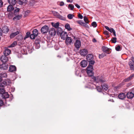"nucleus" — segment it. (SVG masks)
<instances>
[{
    "label": "nucleus",
    "instance_id": "nucleus-1",
    "mask_svg": "<svg viewBox=\"0 0 134 134\" xmlns=\"http://www.w3.org/2000/svg\"><path fill=\"white\" fill-rule=\"evenodd\" d=\"M87 74L90 76H92L93 75V66L88 65L86 68Z\"/></svg>",
    "mask_w": 134,
    "mask_h": 134
},
{
    "label": "nucleus",
    "instance_id": "nucleus-2",
    "mask_svg": "<svg viewBox=\"0 0 134 134\" xmlns=\"http://www.w3.org/2000/svg\"><path fill=\"white\" fill-rule=\"evenodd\" d=\"M38 34V31L36 29H34L32 31V34L31 35L30 38H31L34 39L35 37L37 36Z\"/></svg>",
    "mask_w": 134,
    "mask_h": 134
},
{
    "label": "nucleus",
    "instance_id": "nucleus-3",
    "mask_svg": "<svg viewBox=\"0 0 134 134\" xmlns=\"http://www.w3.org/2000/svg\"><path fill=\"white\" fill-rule=\"evenodd\" d=\"M89 85L91 86V88L92 89L95 88L99 92H101V90L102 89V88L99 86H97L92 83H90Z\"/></svg>",
    "mask_w": 134,
    "mask_h": 134
},
{
    "label": "nucleus",
    "instance_id": "nucleus-4",
    "mask_svg": "<svg viewBox=\"0 0 134 134\" xmlns=\"http://www.w3.org/2000/svg\"><path fill=\"white\" fill-rule=\"evenodd\" d=\"M49 30V27L47 25H45L43 26L41 28V31L42 34L47 33Z\"/></svg>",
    "mask_w": 134,
    "mask_h": 134
},
{
    "label": "nucleus",
    "instance_id": "nucleus-5",
    "mask_svg": "<svg viewBox=\"0 0 134 134\" xmlns=\"http://www.w3.org/2000/svg\"><path fill=\"white\" fill-rule=\"evenodd\" d=\"M102 49L103 52L107 54H109L111 52L110 51L111 49L108 48L107 47L104 46H102Z\"/></svg>",
    "mask_w": 134,
    "mask_h": 134
},
{
    "label": "nucleus",
    "instance_id": "nucleus-6",
    "mask_svg": "<svg viewBox=\"0 0 134 134\" xmlns=\"http://www.w3.org/2000/svg\"><path fill=\"white\" fill-rule=\"evenodd\" d=\"M93 79V80L97 83L99 82H104L105 81L104 80L102 79L101 77H94Z\"/></svg>",
    "mask_w": 134,
    "mask_h": 134
},
{
    "label": "nucleus",
    "instance_id": "nucleus-7",
    "mask_svg": "<svg viewBox=\"0 0 134 134\" xmlns=\"http://www.w3.org/2000/svg\"><path fill=\"white\" fill-rule=\"evenodd\" d=\"M56 32L55 30L53 28L50 29L49 31V35L52 36H54L55 35Z\"/></svg>",
    "mask_w": 134,
    "mask_h": 134
},
{
    "label": "nucleus",
    "instance_id": "nucleus-8",
    "mask_svg": "<svg viewBox=\"0 0 134 134\" xmlns=\"http://www.w3.org/2000/svg\"><path fill=\"white\" fill-rule=\"evenodd\" d=\"M0 59L3 63H5L8 60V58L7 56L3 55L1 57Z\"/></svg>",
    "mask_w": 134,
    "mask_h": 134
},
{
    "label": "nucleus",
    "instance_id": "nucleus-9",
    "mask_svg": "<svg viewBox=\"0 0 134 134\" xmlns=\"http://www.w3.org/2000/svg\"><path fill=\"white\" fill-rule=\"evenodd\" d=\"M105 28L109 31L111 33H113L114 36H116L115 31L114 29L113 28H109V27L107 26H105Z\"/></svg>",
    "mask_w": 134,
    "mask_h": 134
},
{
    "label": "nucleus",
    "instance_id": "nucleus-10",
    "mask_svg": "<svg viewBox=\"0 0 134 134\" xmlns=\"http://www.w3.org/2000/svg\"><path fill=\"white\" fill-rule=\"evenodd\" d=\"M80 53L82 56H85L87 54V51L86 49H83L80 51Z\"/></svg>",
    "mask_w": 134,
    "mask_h": 134
},
{
    "label": "nucleus",
    "instance_id": "nucleus-11",
    "mask_svg": "<svg viewBox=\"0 0 134 134\" xmlns=\"http://www.w3.org/2000/svg\"><path fill=\"white\" fill-rule=\"evenodd\" d=\"M66 39L65 42L66 44H70L72 42V40L71 37H68Z\"/></svg>",
    "mask_w": 134,
    "mask_h": 134
},
{
    "label": "nucleus",
    "instance_id": "nucleus-12",
    "mask_svg": "<svg viewBox=\"0 0 134 134\" xmlns=\"http://www.w3.org/2000/svg\"><path fill=\"white\" fill-rule=\"evenodd\" d=\"M8 67V65L6 64L3 63V64L0 65V68L3 70H6Z\"/></svg>",
    "mask_w": 134,
    "mask_h": 134
},
{
    "label": "nucleus",
    "instance_id": "nucleus-13",
    "mask_svg": "<svg viewBox=\"0 0 134 134\" xmlns=\"http://www.w3.org/2000/svg\"><path fill=\"white\" fill-rule=\"evenodd\" d=\"M81 46V42L80 41L77 40H76L75 43V46L77 48H80Z\"/></svg>",
    "mask_w": 134,
    "mask_h": 134
},
{
    "label": "nucleus",
    "instance_id": "nucleus-14",
    "mask_svg": "<svg viewBox=\"0 0 134 134\" xmlns=\"http://www.w3.org/2000/svg\"><path fill=\"white\" fill-rule=\"evenodd\" d=\"M67 35V33L64 31H63L60 34L61 37L63 40H65L66 38Z\"/></svg>",
    "mask_w": 134,
    "mask_h": 134
},
{
    "label": "nucleus",
    "instance_id": "nucleus-15",
    "mask_svg": "<svg viewBox=\"0 0 134 134\" xmlns=\"http://www.w3.org/2000/svg\"><path fill=\"white\" fill-rule=\"evenodd\" d=\"M118 98L121 99H123L126 97V95L124 93H120L118 96Z\"/></svg>",
    "mask_w": 134,
    "mask_h": 134
},
{
    "label": "nucleus",
    "instance_id": "nucleus-16",
    "mask_svg": "<svg viewBox=\"0 0 134 134\" xmlns=\"http://www.w3.org/2000/svg\"><path fill=\"white\" fill-rule=\"evenodd\" d=\"M11 53V51L7 48H5V50L3 52L4 55L7 56L9 54Z\"/></svg>",
    "mask_w": 134,
    "mask_h": 134
},
{
    "label": "nucleus",
    "instance_id": "nucleus-17",
    "mask_svg": "<svg viewBox=\"0 0 134 134\" xmlns=\"http://www.w3.org/2000/svg\"><path fill=\"white\" fill-rule=\"evenodd\" d=\"M87 64V62L85 60H83L80 63L81 66V67L85 68L86 67Z\"/></svg>",
    "mask_w": 134,
    "mask_h": 134
},
{
    "label": "nucleus",
    "instance_id": "nucleus-18",
    "mask_svg": "<svg viewBox=\"0 0 134 134\" xmlns=\"http://www.w3.org/2000/svg\"><path fill=\"white\" fill-rule=\"evenodd\" d=\"M86 59L88 62L92 60L93 59V55L91 54H89L86 56Z\"/></svg>",
    "mask_w": 134,
    "mask_h": 134
},
{
    "label": "nucleus",
    "instance_id": "nucleus-19",
    "mask_svg": "<svg viewBox=\"0 0 134 134\" xmlns=\"http://www.w3.org/2000/svg\"><path fill=\"white\" fill-rule=\"evenodd\" d=\"M2 32L5 33H7L9 31V29L7 26H3L2 29Z\"/></svg>",
    "mask_w": 134,
    "mask_h": 134
},
{
    "label": "nucleus",
    "instance_id": "nucleus-20",
    "mask_svg": "<svg viewBox=\"0 0 134 134\" xmlns=\"http://www.w3.org/2000/svg\"><path fill=\"white\" fill-rule=\"evenodd\" d=\"M134 76V74H132L127 78L124 79V82H127L132 79Z\"/></svg>",
    "mask_w": 134,
    "mask_h": 134
},
{
    "label": "nucleus",
    "instance_id": "nucleus-21",
    "mask_svg": "<svg viewBox=\"0 0 134 134\" xmlns=\"http://www.w3.org/2000/svg\"><path fill=\"white\" fill-rule=\"evenodd\" d=\"M40 42L39 41L36 40L35 41L34 46L36 49H38L40 47Z\"/></svg>",
    "mask_w": 134,
    "mask_h": 134
},
{
    "label": "nucleus",
    "instance_id": "nucleus-22",
    "mask_svg": "<svg viewBox=\"0 0 134 134\" xmlns=\"http://www.w3.org/2000/svg\"><path fill=\"white\" fill-rule=\"evenodd\" d=\"M1 93H0L2 95V98L6 99L9 97V95L8 93H3L2 94H1Z\"/></svg>",
    "mask_w": 134,
    "mask_h": 134
},
{
    "label": "nucleus",
    "instance_id": "nucleus-23",
    "mask_svg": "<svg viewBox=\"0 0 134 134\" xmlns=\"http://www.w3.org/2000/svg\"><path fill=\"white\" fill-rule=\"evenodd\" d=\"M16 68L14 65H11L10 66L9 70L10 71L12 72L16 71Z\"/></svg>",
    "mask_w": 134,
    "mask_h": 134
},
{
    "label": "nucleus",
    "instance_id": "nucleus-24",
    "mask_svg": "<svg viewBox=\"0 0 134 134\" xmlns=\"http://www.w3.org/2000/svg\"><path fill=\"white\" fill-rule=\"evenodd\" d=\"M128 64L130 66V69L131 70L134 71V64L131 61H129L128 63Z\"/></svg>",
    "mask_w": 134,
    "mask_h": 134
},
{
    "label": "nucleus",
    "instance_id": "nucleus-25",
    "mask_svg": "<svg viewBox=\"0 0 134 134\" xmlns=\"http://www.w3.org/2000/svg\"><path fill=\"white\" fill-rule=\"evenodd\" d=\"M126 95L127 98L129 99H131L134 96V94L133 93H127Z\"/></svg>",
    "mask_w": 134,
    "mask_h": 134
},
{
    "label": "nucleus",
    "instance_id": "nucleus-26",
    "mask_svg": "<svg viewBox=\"0 0 134 134\" xmlns=\"http://www.w3.org/2000/svg\"><path fill=\"white\" fill-rule=\"evenodd\" d=\"M19 33V32L18 31H17L16 32L12 33L10 35V38H13L16 35L18 34Z\"/></svg>",
    "mask_w": 134,
    "mask_h": 134
},
{
    "label": "nucleus",
    "instance_id": "nucleus-27",
    "mask_svg": "<svg viewBox=\"0 0 134 134\" xmlns=\"http://www.w3.org/2000/svg\"><path fill=\"white\" fill-rule=\"evenodd\" d=\"M8 2L11 5H15L16 3V0H8Z\"/></svg>",
    "mask_w": 134,
    "mask_h": 134
},
{
    "label": "nucleus",
    "instance_id": "nucleus-28",
    "mask_svg": "<svg viewBox=\"0 0 134 134\" xmlns=\"http://www.w3.org/2000/svg\"><path fill=\"white\" fill-rule=\"evenodd\" d=\"M14 8L12 5H8L7 8V10L8 12H10L13 10Z\"/></svg>",
    "mask_w": 134,
    "mask_h": 134
},
{
    "label": "nucleus",
    "instance_id": "nucleus-29",
    "mask_svg": "<svg viewBox=\"0 0 134 134\" xmlns=\"http://www.w3.org/2000/svg\"><path fill=\"white\" fill-rule=\"evenodd\" d=\"M22 16L21 15H18L13 18V20L15 21L18 20L22 17Z\"/></svg>",
    "mask_w": 134,
    "mask_h": 134
},
{
    "label": "nucleus",
    "instance_id": "nucleus-30",
    "mask_svg": "<svg viewBox=\"0 0 134 134\" xmlns=\"http://www.w3.org/2000/svg\"><path fill=\"white\" fill-rule=\"evenodd\" d=\"M102 89L103 90L107 91L108 89V85L106 84H104L102 85Z\"/></svg>",
    "mask_w": 134,
    "mask_h": 134
},
{
    "label": "nucleus",
    "instance_id": "nucleus-31",
    "mask_svg": "<svg viewBox=\"0 0 134 134\" xmlns=\"http://www.w3.org/2000/svg\"><path fill=\"white\" fill-rule=\"evenodd\" d=\"M6 81L5 80L3 81L2 82H1L0 83V86H2L4 87L5 86L7 85V83Z\"/></svg>",
    "mask_w": 134,
    "mask_h": 134
},
{
    "label": "nucleus",
    "instance_id": "nucleus-32",
    "mask_svg": "<svg viewBox=\"0 0 134 134\" xmlns=\"http://www.w3.org/2000/svg\"><path fill=\"white\" fill-rule=\"evenodd\" d=\"M16 39L19 41H21L23 39V36L22 35H19L16 37Z\"/></svg>",
    "mask_w": 134,
    "mask_h": 134
},
{
    "label": "nucleus",
    "instance_id": "nucleus-33",
    "mask_svg": "<svg viewBox=\"0 0 134 134\" xmlns=\"http://www.w3.org/2000/svg\"><path fill=\"white\" fill-rule=\"evenodd\" d=\"M0 75L2 78H5L7 77V74L5 72H2L0 74Z\"/></svg>",
    "mask_w": 134,
    "mask_h": 134
},
{
    "label": "nucleus",
    "instance_id": "nucleus-34",
    "mask_svg": "<svg viewBox=\"0 0 134 134\" xmlns=\"http://www.w3.org/2000/svg\"><path fill=\"white\" fill-rule=\"evenodd\" d=\"M124 82H124V81H123V82H122V83L120 84L118 86H116L115 87V88L116 89H118L119 87H120L121 86H122L124 85Z\"/></svg>",
    "mask_w": 134,
    "mask_h": 134
},
{
    "label": "nucleus",
    "instance_id": "nucleus-35",
    "mask_svg": "<svg viewBox=\"0 0 134 134\" xmlns=\"http://www.w3.org/2000/svg\"><path fill=\"white\" fill-rule=\"evenodd\" d=\"M57 18H58L60 20H66L65 18L62 16L60 14L59 15Z\"/></svg>",
    "mask_w": 134,
    "mask_h": 134
},
{
    "label": "nucleus",
    "instance_id": "nucleus-36",
    "mask_svg": "<svg viewBox=\"0 0 134 134\" xmlns=\"http://www.w3.org/2000/svg\"><path fill=\"white\" fill-rule=\"evenodd\" d=\"M52 13L55 16L57 17V18L59 14L58 12L54 11H52Z\"/></svg>",
    "mask_w": 134,
    "mask_h": 134
},
{
    "label": "nucleus",
    "instance_id": "nucleus-37",
    "mask_svg": "<svg viewBox=\"0 0 134 134\" xmlns=\"http://www.w3.org/2000/svg\"><path fill=\"white\" fill-rule=\"evenodd\" d=\"M65 28L67 29L68 30L70 31L71 30V29L70 28V25L68 24H66L65 25Z\"/></svg>",
    "mask_w": 134,
    "mask_h": 134
},
{
    "label": "nucleus",
    "instance_id": "nucleus-38",
    "mask_svg": "<svg viewBox=\"0 0 134 134\" xmlns=\"http://www.w3.org/2000/svg\"><path fill=\"white\" fill-rule=\"evenodd\" d=\"M30 32H27L26 34V35L24 38V39L25 40L26 38L29 37V36L30 37Z\"/></svg>",
    "mask_w": 134,
    "mask_h": 134
},
{
    "label": "nucleus",
    "instance_id": "nucleus-39",
    "mask_svg": "<svg viewBox=\"0 0 134 134\" xmlns=\"http://www.w3.org/2000/svg\"><path fill=\"white\" fill-rule=\"evenodd\" d=\"M52 25L55 28H57L59 26V23L58 22L57 23H53Z\"/></svg>",
    "mask_w": 134,
    "mask_h": 134
},
{
    "label": "nucleus",
    "instance_id": "nucleus-40",
    "mask_svg": "<svg viewBox=\"0 0 134 134\" xmlns=\"http://www.w3.org/2000/svg\"><path fill=\"white\" fill-rule=\"evenodd\" d=\"M89 63L88 65L90 66H93L95 62L94 60H93L88 62Z\"/></svg>",
    "mask_w": 134,
    "mask_h": 134
},
{
    "label": "nucleus",
    "instance_id": "nucleus-41",
    "mask_svg": "<svg viewBox=\"0 0 134 134\" xmlns=\"http://www.w3.org/2000/svg\"><path fill=\"white\" fill-rule=\"evenodd\" d=\"M74 6L72 4H70L69 5L68 8L69 9L72 10L74 9Z\"/></svg>",
    "mask_w": 134,
    "mask_h": 134
},
{
    "label": "nucleus",
    "instance_id": "nucleus-42",
    "mask_svg": "<svg viewBox=\"0 0 134 134\" xmlns=\"http://www.w3.org/2000/svg\"><path fill=\"white\" fill-rule=\"evenodd\" d=\"M4 87L0 86V92H5Z\"/></svg>",
    "mask_w": 134,
    "mask_h": 134
},
{
    "label": "nucleus",
    "instance_id": "nucleus-43",
    "mask_svg": "<svg viewBox=\"0 0 134 134\" xmlns=\"http://www.w3.org/2000/svg\"><path fill=\"white\" fill-rule=\"evenodd\" d=\"M74 16V15H73L71 14H69L67 15L68 18L70 19H72Z\"/></svg>",
    "mask_w": 134,
    "mask_h": 134
},
{
    "label": "nucleus",
    "instance_id": "nucleus-44",
    "mask_svg": "<svg viewBox=\"0 0 134 134\" xmlns=\"http://www.w3.org/2000/svg\"><path fill=\"white\" fill-rule=\"evenodd\" d=\"M115 48L116 50L117 51H120L121 49V47L119 45L116 46Z\"/></svg>",
    "mask_w": 134,
    "mask_h": 134
},
{
    "label": "nucleus",
    "instance_id": "nucleus-45",
    "mask_svg": "<svg viewBox=\"0 0 134 134\" xmlns=\"http://www.w3.org/2000/svg\"><path fill=\"white\" fill-rule=\"evenodd\" d=\"M62 30V29L60 27H58L57 29V33L61 34L63 31Z\"/></svg>",
    "mask_w": 134,
    "mask_h": 134
},
{
    "label": "nucleus",
    "instance_id": "nucleus-46",
    "mask_svg": "<svg viewBox=\"0 0 134 134\" xmlns=\"http://www.w3.org/2000/svg\"><path fill=\"white\" fill-rule=\"evenodd\" d=\"M17 44L16 42L14 41L12 44L9 46V47H14Z\"/></svg>",
    "mask_w": 134,
    "mask_h": 134
},
{
    "label": "nucleus",
    "instance_id": "nucleus-47",
    "mask_svg": "<svg viewBox=\"0 0 134 134\" xmlns=\"http://www.w3.org/2000/svg\"><path fill=\"white\" fill-rule=\"evenodd\" d=\"M83 19L85 23L87 24L88 23L89 21L88 20V18L86 16H84Z\"/></svg>",
    "mask_w": 134,
    "mask_h": 134
},
{
    "label": "nucleus",
    "instance_id": "nucleus-48",
    "mask_svg": "<svg viewBox=\"0 0 134 134\" xmlns=\"http://www.w3.org/2000/svg\"><path fill=\"white\" fill-rule=\"evenodd\" d=\"M106 55V54L105 53H102L101 54L99 55V58H102Z\"/></svg>",
    "mask_w": 134,
    "mask_h": 134
},
{
    "label": "nucleus",
    "instance_id": "nucleus-49",
    "mask_svg": "<svg viewBox=\"0 0 134 134\" xmlns=\"http://www.w3.org/2000/svg\"><path fill=\"white\" fill-rule=\"evenodd\" d=\"M87 23H83L82 26H83L87 28H89V26L88 25Z\"/></svg>",
    "mask_w": 134,
    "mask_h": 134
},
{
    "label": "nucleus",
    "instance_id": "nucleus-50",
    "mask_svg": "<svg viewBox=\"0 0 134 134\" xmlns=\"http://www.w3.org/2000/svg\"><path fill=\"white\" fill-rule=\"evenodd\" d=\"M94 27H96L97 25V24L96 22H93L91 24Z\"/></svg>",
    "mask_w": 134,
    "mask_h": 134
},
{
    "label": "nucleus",
    "instance_id": "nucleus-51",
    "mask_svg": "<svg viewBox=\"0 0 134 134\" xmlns=\"http://www.w3.org/2000/svg\"><path fill=\"white\" fill-rule=\"evenodd\" d=\"M111 41L113 43H116V37H113L111 39Z\"/></svg>",
    "mask_w": 134,
    "mask_h": 134
},
{
    "label": "nucleus",
    "instance_id": "nucleus-52",
    "mask_svg": "<svg viewBox=\"0 0 134 134\" xmlns=\"http://www.w3.org/2000/svg\"><path fill=\"white\" fill-rule=\"evenodd\" d=\"M20 10V9L18 8H16L15 9L14 11V14H16V13L18 12H19Z\"/></svg>",
    "mask_w": 134,
    "mask_h": 134
},
{
    "label": "nucleus",
    "instance_id": "nucleus-53",
    "mask_svg": "<svg viewBox=\"0 0 134 134\" xmlns=\"http://www.w3.org/2000/svg\"><path fill=\"white\" fill-rule=\"evenodd\" d=\"M7 83V85H9L11 83V81L9 79H5Z\"/></svg>",
    "mask_w": 134,
    "mask_h": 134
},
{
    "label": "nucleus",
    "instance_id": "nucleus-54",
    "mask_svg": "<svg viewBox=\"0 0 134 134\" xmlns=\"http://www.w3.org/2000/svg\"><path fill=\"white\" fill-rule=\"evenodd\" d=\"M105 93L106 94V95H107L108 96H109L110 97H116V96L114 94H110L108 93Z\"/></svg>",
    "mask_w": 134,
    "mask_h": 134
},
{
    "label": "nucleus",
    "instance_id": "nucleus-55",
    "mask_svg": "<svg viewBox=\"0 0 134 134\" xmlns=\"http://www.w3.org/2000/svg\"><path fill=\"white\" fill-rule=\"evenodd\" d=\"M77 22L78 23L80 24V25H81L82 26V25L83 24V23L81 20H79L77 21Z\"/></svg>",
    "mask_w": 134,
    "mask_h": 134
},
{
    "label": "nucleus",
    "instance_id": "nucleus-56",
    "mask_svg": "<svg viewBox=\"0 0 134 134\" xmlns=\"http://www.w3.org/2000/svg\"><path fill=\"white\" fill-rule=\"evenodd\" d=\"M80 73V71L78 70H76L75 71V74L77 76H79Z\"/></svg>",
    "mask_w": 134,
    "mask_h": 134
},
{
    "label": "nucleus",
    "instance_id": "nucleus-57",
    "mask_svg": "<svg viewBox=\"0 0 134 134\" xmlns=\"http://www.w3.org/2000/svg\"><path fill=\"white\" fill-rule=\"evenodd\" d=\"M12 92H14L15 90V88L14 87H12L10 89Z\"/></svg>",
    "mask_w": 134,
    "mask_h": 134
},
{
    "label": "nucleus",
    "instance_id": "nucleus-58",
    "mask_svg": "<svg viewBox=\"0 0 134 134\" xmlns=\"http://www.w3.org/2000/svg\"><path fill=\"white\" fill-rule=\"evenodd\" d=\"M78 16L79 18L80 19H83V16L80 14H79Z\"/></svg>",
    "mask_w": 134,
    "mask_h": 134
},
{
    "label": "nucleus",
    "instance_id": "nucleus-59",
    "mask_svg": "<svg viewBox=\"0 0 134 134\" xmlns=\"http://www.w3.org/2000/svg\"><path fill=\"white\" fill-rule=\"evenodd\" d=\"M59 5L60 6H63L64 5V3L63 2L61 1L60 2V4Z\"/></svg>",
    "mask_w": 134,
    "mask_h": 134
},
{
    "label": "nucleus",
    "instance_id": "nucleus-60",
    "mask_svg": "<svg viewBox=\"0 0 134 134\" xmlns=\"http://www.w3.org/2000/svg\"><path fill=\"white\" fill-rule=\"evenodd\" d=\"M4 103L2 100H0V106H1L3 105Z\"/></svg>",
    "mask_w": 134,
    "mask_h": 134
},
{
    "label": "nucleus",
    "instance_id": "nucleus-61",
    "mask_svg": "<svg viewBox=\"0 0 134 134\" xmlns=\"http://www.w3.org/2000/svg\"><path fill=\"white\" fill-rule=\"evenodd\" d=\"M75 6L78 9L80 8V6L77 4H75Z\"/></svg>",
    "mask_w": 134,
    "mask_h": 134
},
{
    "label": "nucleus",
    "instance_id": "nucleus-62",
    "mask_svg": "<svg viewBox=\"0 0 134 134\" xmlns=\"http://www.w3.org/2000/svg\"><path fill=\"white\" fill-rule=\"evenodd\" d=\"M12 14H9L8 15V17L9 19L12 18Z\"/></svg>",
    "mask_w": 134,
    "mask_h": 134
},
{
    "label": "nucleus",
    "instance_id": "nucleus-63",
    "mask_svg": "<svg viewBox=\"0 0 134 134\" xmlns=\"http://www.w3.org/2000/svg\"><path fill=\"white\" fill-rule=\"evenodd\" d=\"M3 2L1 0H0V7H1L3 6Z\"/></svg>",
    "mask_w": 134,
    "mask_h": 134
},
{
    "label": "nucleus",
    "instance_id": "nucleus-64",
    "mask_svg": "<svg viewBox=\"0 0 134 134\" xmlns=\"http://www.w3.org/2000/svg\"><path fill=\"white\" fill-rule=\"evenodd\" d=\"M131 60L133 62V63H134V57L132 56L131 58Z\"/></svg>",
    "mask_w": 134,
    "mask_h": 134
}]
</instances>
